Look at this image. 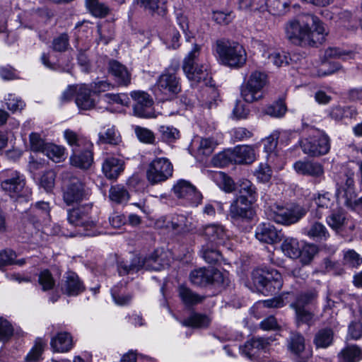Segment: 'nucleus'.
I'll use <instances>...</instances> for the list:
<instances>
[{
    "mask_svg": "<svg viewBox=\"0 0 362 362\" xmlns=\"http://www.w3.org/2000/svg\"><path fill=\"white\" fill-rule=\"evenodd\" d=\"M286 37L292 44L315 47L322 44L327 35L323 24L313 15H305L288 21L284 26Z\"/></svg>",
    "mask_w": 362,
    "mask_h": 362,
    "instance_id": "f257e3e1",
    "label": "nucleus"
},
{
    "mask_svg": "<svg viewBox=\"0 0 362 362\" xmlns=\"http://www.w3.org/2000/svg\"><path fill=\"white\" fill-rule=\"evenodd\" d=\"M200 46L194 44L192 49L189 52L183 61L182 69L187 78L193 83H203L204 85L211 83V76L208 71V66L205 64H199Z\"/></svg>",
    "mask_w": 362,
    "mask_h": 362,
    "instance_id": "f03ea898",
    "label": "nucleus"
},
{
    "mask_svg": "<svg viewBox=\"0 0 362 362\" xmlns=\"http://www.w3.org/2000/svg\"><path fill=\"white\" fill-rule=\"evenodd\" d=\"M268 83L266 72L259 70L252 71L240 86V95L248 103L260 100L264 98V88Z\"/></svg>",
    "mask_w": 362,
    "mask_h": 362,
    "instance_id": "7ed1b4c3",
    "label": "nucleus"
},
{
    "mask_svg": "<svg viewBox=\"0 0 362 362\" xmlns=\"http://www.w3.org/2000/svg\"><path fill=\"white\" fill-rule=\"evenodd\" d=\"M216 52L222 63L231 68H240L247 61V53L240 44L233 41L219 40Z\"/></svg>",
    "mask_w": 362,
    "mask_h": 362,
    "instance_id": "20e7f679",
    "label": "nucleus"
},
{
    "mask_svg": "<svg viewBox=\"0 0 362 362\" xmlns=\"http://www.w3.org/2000/svg\"><path fill=\"white\" fill-rule=\"evenodd\" d=\"M306 213V209L299 205L286 207L278 204L268 206L266 211L268 219L285 226L298 222Z\"/></svg>",
    "mask_w": 362,
    "mask_h": 362,
    "instance_id": "39448f33",
    "label": "nucleus"
},
{
    "mask_svg": "<svg viewBox=\"0 0 362 362\" xmlns=\"http://www.w3.org/2000/svg\"><path fill=\"white\" fill-rule=\"evenodd\" d=\"M163 252L156 250L148 258L142 259L140 257L134 256L130 263L122 262L118 267L119 275H125L138 272L141 268L146 269L160 270L168 263L165 262L163 255Z\"/></svg>",
    "mask_w": 362,
    "mask_h": 362,
    "instance_id": "423d86ee",
    "label": "nucleus"
},
{
    "mask_svg": "<svg viewBox=\"0 0 362 362\" xmlns=\"http://www.w3.org/2000/svg\"><path fill=\"white\" fill-rule=\"evenodd\" d=\"M286 349L293 362H308L313 356V349L306 343L305 337L297 331H291L286 339Z\"/></svg>",
    "mask_w": 362,
    "mask_h": 362,
    "instance_id": "0eeeda50",
    "label": "nucleus"
},
{
    "mask_svg": "<svg viewBox=\"0 0 362 362\" xmlns=\"http://www.w3.org/2000/svg\"><path fill=\"white\" fill-rule=\"evenodd\" d=\"M253 284L262 293H276L282 287V276L275 269H255L252 273Z\"/></svg>",
    "mask_w": 362,
    "mask_h": 362,
    "instance_id": "6e6552de",
    "label": "nucleus"
},
{
    "mask_svg": "<svg viewBox=\"0 0 362 362\" xmlns=\"http://www.w3.org/2000/svg\"><path fill=\"white\" fill-rule=\"evenodd\" d=\"M300 147L311 156L325 155L330 149V139L324 132L312 129L309 136L301 140Z\"/></svg>",
    "mask_w": 362,
    "mask_h": 362,
    "instance_id": "1a4fd4ad",
    "label": "nucleus"
},
{
    "mask_svg": "<svg viewBox=\"0 0 362 362\" xmlns=\"http://www.w3.org/2000/svg\"><path fill=\"white\" fill-rule=\"evenodd\" d=\"M155 91L163 100H171L181 91L180 78L168 69L158 77Z\"/></svg>",
    "mask_w": 362,
    "mask_h": 362,
    "instance_id": "9d476101",
    "label": "nucleus"
},
{
    "mask_svg": "<svg viewBox=\"0 0 362 362\" xmlns=\"http://www.w3.org/2000/svg\"><path fill=\"white\" fill-rule=\"evenodd\" d=\"M90 194V190L76 176L70 177L63 187V200L67 205L78 204L87 199Z\"/></svg>",
    "mask_w": 362,
    "mask_h": 362,
    "instance_id": "9b49d317",
    "label": "nucleus"
},
{
    "mask_svg": "<svg viewBox=\"0 0 362 362\" xmlns=\"http://www.w3.org/2000/svg\"><path fill=\"white\" fill-rule=\"evenodd\" d=\"M0 181L1 189L11 197L18 196L25 185L24 176L15 170L0 172Z\"/></svg>",
    "mask_w": 362,
    "mask_h": 362,
    "instance_id": "f8f14e48",
    "label": "nucleus"
},
{
    "mask_svg": "<svg viewBox=\"0 0 362 362\" xmlns=\"http://www.w3.org/2000/svg\"><path fill=\"white\" fill-rule=\"evenodd\" d=\"M173 167L166 158H156L148 165L146 177L152 185L165 181L173 175Z\"/></svg>",
    "mask_w": 362,
    "mask_h": 362,
    "instance_id": "ddd939ff",
    "label": "nucleus"
},
{
    "mask_svg": "<svg viewBox=\"0 0 362 362\" xmlns=\"http://www.w3.org/2000/svg\"><path fill=\"white\" fill-rule=\"evenodd\" d=\"M130 95L134 100V115L142 118L154 117L153 101L148 93L141 90H134L131 92Z\"/></svg>",
    "mask_w": 362,
    "mask_h": 362,
    "instance_id": "4468645a",
    "label": "nucleus"
},
{
    "mask_svg": "<svg viewBox=\"0 0 362 362\" xmlns=\"http://www.w3.org/2000/svg\"><path fill=\"white\" fill-rule=\"evenodd\" d=\"M90 207L79 206L68 211L67 219L69 223L75 226L82 227L85 230V235H93V233L88 230L95 226L94 221L91 219L89 213Z\"/></svg>",
    "mask_w": 362,
    "mask_h": 362,
    "instance_id": "2eb2a0df",
    "label": "nucleus"
},
{
    "mask_svg": "<svg viewBox=\"0 0 362 362\" xmlns=\"http://www.w3.org/2000/svg\"><path fill=\"white\" fill-rule=\"evenodd\" d=\"M254 202L249 201L247 197L238 196L230 206V216L233 221H250L255 212L252 208Z\"/></svg>",
    "mask_w": 362,
    "mask_h": 362,
    "instance_id": "dca6fc26",
    "label": "nucleus"
},
{
    "mask_svg": "<svg viewBox=\"0 0 362 362\" xmlns=\"http://www.w3.org/2000/svg\"><path fill=\"white\" fill-rule=\"evenodd\" d=\"M174 195L178 199H184L192 205H198L202 199V194L189 181L178 180L172 189Z\"/></svg>",
    "mask_w": 362,
    "mask_h": 362,
    "instance_id": "f3484780",
    "label": "nucleus"
},
{
    "mask_svg": "<svg viewBox=\"0 0 362 362\" xmlns=\"http://www.w3.org/2000/svg\"><path fill=\"white\" fill-rule=\"evenodd\" d=\"M208 245H219L228 239V235L224 226L218 223H210L203 226L198 230Z\"/></svg>",
    "mask_w": 362,
    "mask_h": 362,
    "instance_id": "a211bd4d",
    "label": "nucleus"
},
{
    "mask_svg": "<svg viewBox=\"0 0 362 362\" xmlns=\"http://www.w3.org/2000/svg\"><path fill=\"white\" fill-rule=\"evenodd\" d=\"M336 195L339 200H343L348 207L353 206L356 193L354 187V174L344 175L340 181L337 182Z\"/></svg>",
    "mask_w": 362,
    "mask_h": 362,
    "instance_id": "6ab92c4d",
    "label": "nucleus"
},
{
    "mask_svg": "<svg viewBox=\"0 0 362 362\" xmlns=\"http://www.w3.org/2000/svg\"><path fill=\"white\" fill-rule=\"evenodd\" d=\"M297 173L310 176L320 181L324 178L325 170L322 163L310 160H298L293 164Z\"/></svg>",
    "mask_w": 362,
    "mask_h": 362,
    "instance_id": "aec40b11",
    "label": "nucleus"
},
{
    "mask_svg": "<svg viewBox=\"0 0 362 362\" xmlns=\"http://www.w3.org/2000/svg\"><path fill=\"white\" fill-rule=\"evenodd\" d=\"M255 237L259 241L267 244H274L281 240L280 231L269 223H262L257 226Z\"/></svg>",
    "mask_w": 362,
    "mask_h": 362,
    "instance_id": "412c9836",
    "label": "nucleus"
},
{
    "mask_svg": "<svg viewBox=\"0 0 362 362\" xmlns=\"http://www.w3.org/2000/svg\"><path fill=\"white\" fill-rule=\"evenodd\" d=\"M313 202L316 206L314 211L315 218L320 219L325 215L333 206L334 202L331 199V194L328 192H318L313 195Z\"/></svg>",
    "mask_w": 362,
    "mask_h": 362,
    "instance_id": "4be33fe9",
    "label": "nucleus"
},
{
    "mask_svg": "<svg viewBox=\"0 0 362 362\" xmlns=\"http://www.w3.org/2000/svg\"><path fill=\"white\" fill-rule=\"evenodd\" d=\"M269 342L262 338L247 341L243 348V353L251 360H257L262 352H265Z\"/></svg>",
    "mask_w": 362,
    "mask_h": 362,
    "instance_id": "5701e85b",
    "label": "nucleus"
},
{
    "mask_svg": "<svg viewBox=\"0 0 362 362\" xmlns=\"http://www.w3.org/2000/svg\"><path fill=\"white\" fill-rule=\"evenodd\" d=\"M84 290L83 283L76 274L68 272L62 285V291L68 296H77Z\"/></svg>",
    "mask_w": 362,
    "mask_h": 362,
    "instance_id": "b1692460",
    "label": "nucleus"
},
{
    "mask_svg": "<svg viewBox=\"0 0 362 362\" xmlns=\"http://www.w3.org/2000/svg\"><path fill=\"white\" fill-rule=\"evenodd\" d=\"M165 227L176 234L185 233L193 230L192 222L184 215L173 216Z\"/></svg>",
    "mask_w": 362,
    "mask_h": 362,
    "instance_id": "393cba45",
    "label": "nucleus"
},
{
    "mask_svg": "<svg viewBox=\"0 0 362 362\" xmlns=\"http://www.w3.org/2000/svg\"><path fill=\"white\" fill-rule=\"evenodd\" d=\"M102 170L108 179H116L124 170V162L115 157H107L103 161Z\"/></svg>",
    "mask_w": 362,
    "mask_h": 362,
    "instance_id": "a878e982",
    "label": "nucleus"
},
{
    "mask_svg": "<svg viewBox=\"0 0 362 362\" xmlns=\"http://www.w3.org/2000/svg\"><path fill=\"white\" fill-rule=\"evenodd\" d=\"M90 93L88 86L83 84L78 87L75 102L80 110H88L94 107L95 103Z\"/></svg>",
    "mask_w": 362,
    "mask_h": 362,
    "instance_id": "bb28decb",
    "label": "nucleus"
},
{
    "mask_svg": "<svg viewBox=\"0 0 362 362\" xmlns=\"http://www.w3.org/2000/svg\"><path fill=\"white\" fill-rule=\"evenodd\" d=\"M233 158L237 163H252L255 160V148L252 146H236L233 151Z\"/></svg>",
    "mask_w": 362,
    "mask_h": 362,
    "instance_id": "cd10ccee",
    "label": "nucleus"
},
{
    "mask_svg": "<svg viewBox=\"0 0 362 362\" xmlns=\"http://www.w3.org/2000/svg\"><path fill=\"white\" fill-rule=\"evenodd\" d=\"M109 71L119 85L127 86L130 83V74L127 68L117 61L112 60L110 62Z\"/></svg>",
    "mask_w": 362,
    "mask_h": 362,
    "instance_id": "c85d7f7f",
    "label": "nucleus"
},
{
    "mask_svg": "<svg viewBox=\"0 0 362 362\" xmlns=\"http://www.w3.org/2000/svg\"><path fill=\"white\" fill-rule=\"evenodd\" d=\"M90 146L84 147V151L81 152H74V155L71 156L70 160L72 165L82 169L88 168L93 162V153L89 150Z\"/></svg>",
    "mask_w": 362,
    "mask_h": 362,
    "instance_id": "c756f323",
    "label": "nucleus"
},
{
    "mask_svg": "<svg viewBox=\"0 0 362 362\" xmlns=\"http://www.w3.org/2000/svg\"><path fill=\"white\" fill-rule=\"evenodd\" d=\"M51 346L55 351L67 352L73 347L72 337L68 332H59L52 339Z\"/></svg>",
    "mask_w": 362,
    "mask_h": 362,
    "instance_id": "7c9ffc66",
    "label": "nucleus"
},
{
    "mask_svg": "<svg viewBox=\"0 0 362 362\" xmlns=\"http://www.w3.org/2000/svg\"><path fill=\"white\" fill-rule=\"evenodd\" d=\"M218 97V92L214 86L207 84L202 93L201 105L207 109H211L217 105Z\"/></svg>",
    "mask_w": 362,
    "mask_h": 362,
    "instance_id": "2f4dec72",
    "label": "nucleus"
},
{
    "mask_svg": "<svg viewBox=\"0 0 362 362\" xmlns=\"http://www.w3.org/2000/svg\"><path fill=\"white\" fill-rule=\"evenodd\" d=\"M137 4L152 15L157 14L160 16L165 15L167 8L165 0H136Z\"/></svg>",
    "mask_w": 362,
    "mask_h": 362,
    "instance_id": "473e14b6",
    "label": "nucleus"
},
{
    "mask_svg": "<svg viewBox=\"0 0 362 362\" xmlns=\"http://www.w3.org/2000/svg\"><path fill=\"white\" fill-rule=\"evenodd\" d=\"M334 339V332L329 328L320 329L314 336L313 344L317 349H325L329 346Z\"/></svg>",
    "mask_w": 362,
    "mask_h": 362,
    "instance_id": "72a5a7b5",
    "label": "nucleus"
},
{
    "mask_svg": "<svg viewBox=\"0 0 362 362\" xmlns=\"http://www.w3.org/2000/svg\"><path fill=\"white\" fill-rule=\"evenodd\" d=\"M179 296L187 306H191L201 303L204 297L193 292L185 286H180L178 288Z\"/></svg>",
    "mask_w": 362,
    "mask_h": 362,
    "instance_id": "f704fd0d",
    "label": "nucleus"
},
{
    "mask_svg": "<svg viewBox=\"0 0 362 362\" xmlns=\"http://www.w3.org/2000/svg\"><path fill=\"white\" fill-rule=\"evenodd\" d=\"M281 250L287 257L296 259L300 255V247L297 239L286 238L281 244Z\"/></svg>",
    "mask_w": 362,
    "mask_h": 362,
    "instance_id": "c9c22d12",
    "label": "nucleus"
},
{
    "mask_svg": "<svg viewBox=\"0 0 362 362\" xmlns=\"http://www.w3.org/2000/svg\"><path fill=\"white\" fill-rule=\"evenodd\" d=\"M361 358L362 351L356 346H347L339 354V362H358Z\"/></svg>",
    "mask_w": 362,
    "mask_h": 362,
    "instance_id": "e433bc0d",
    "label": "nucleus"
},
{
    "mask_svg": "<svg viewBox=\"0 0 362 362\" xmlns=\"http://www.w3.org/2000/svg\"><path fill=\"white\" fill-rule=\"evenodd\" d=\"M211 272L209 269L199 268L194 269L190 274L191 282L197 286H205L209 284V277Z\"/></svg>",
    "mask_w": 362,
    "mask_h": 362,
    "instance_id": "4c0bfd02",
    "label": "nucleus"
},
{
    "mask_svg": "<svg viewBox=\"0 0 362 362\" xmlns=\"http://www.w3.org/2000/svg\"><path fill=\"white\" fill-rule=\"evenodd\" d=\"M237 189L239 193L238 196H243L247 197L249 201L255 202L257 196L256 189L250 180L246 179L239 180Z\"/></svg>",
    "mask_w": 362,
    "mask_h": 362,
    "instance_id": "58836bf2",
    "label": "nucleus"
},
{
    "mask_svg": "<svg viewBox=\"0 0 362 362\" xmlns=\"http://www.w3.org/2000/svg\"><path fill=\"white\" fill-rule=\"evenodd\" d=\"M211 322V319L206 315L194 313L185 319L183 325L195 328H206Z\"/></svg>",
    "mask_w": 362,
    "mask_h": 362,
    "instance_id": "ea45409f",
    "label": "nucleus"
},
{
    "mask_svg": "<svg viewBox=\"0 0 362 362\" xmlns=\"http://www.w3.org/2000/svg\"><path fill=\"white\" fill-rule=\"evenodd\" d=\"M109 197L111 201L115 203L122 204L129 200V194L124 186L117 185L110 187Z\"/></svg>",
    "mask_w": 362,
    "mask_h": 362,
    "instance_id": "a19ab883",
    "label": "nucleus"
},
{
    "mask_svg": "<svg viewBox=\"0 0 362 362\" xmlns=\"http://www.w3.org/2000/svg\"><path fill=\"white\" fill-rule=\"evenodd\" d=\"M69 36L66 33H60L55 36L52 41L51 47L54 52H65L71 49Z\"/></svg>",
    "mask_w": 362,
    "mask_h": 362,
    "instance_id": "79ce46f5",
    "label": "nucleus"
},
{
    "mask_svg": "<svg viewBox=\"0 0 362 362\" xmlns=\"http://www.w3.org/2000/svg\"><path fill=\"white\" fill-rule=\"evenodd\" d=\"M296 311V324L299 327L302 324L311 325L314 322V314L304 307L291 305Z\"/></svg>",
    "mask_w": 362,
    "mask_h": 362,
    "instance_id": "37998d69",
    "label": "nucleus"
},
{
    "mask_svg": "<svg viewBox=\"0 0 362 362\" xmlns=\"http://www.w3.org/2000/svg\"><path fill=\"white\" fill-rule=\"evenodd\" d=\"M98 136L99 142L101 144L117 145L121 141L120 136L114 127H109L104 132H100Z\"/></svg>",
    "mask_w": 362,
    "mask_h": 362,
    "instance_id": "c03bdc74",
    "label": "nucleus"
},
{
    "mask_svg": "<svg viewBox=\"0 0 362 362\" xmlns=\"http://www.w3.org/2000/svg\"><path fill=\"white\" fill-rule=\"evenodd\" d=\"M213 178L217 185L226 192H231L235 189L233 180L223 172H215Z\"/></svg>",
    "mask_w": 362,
    "mask_h": 362,
    "instance_id": "a18cd8bd",
    "label": "nucleus"
},
{
    "mask_svg": "<svg viewBox=\"0 0 362 362\" xmlns=\"http://www.w3.org/2000/svg\"><path fill=\"white\" fill-rule=\"evenodd\" d=\"M64 136L68 144L72 146L73 152H78L81 146H90L86 139L78 137L73 131L66 130Z\"/></svg>",
    "mask_w": 362,
    "mask_h": 362,
    "instance_id": "49530a36",
    "label": "nucleus"
},
{
    "mask_svg": "<svg viewBox=\"0 0 362 362\" xmlns=\"http://www.w3.org/2000/svg\"><path fill=\"white\" fill-rule=\"evenodd\" d=\"M287 107L282 100H277L272 104L267 106L264 110V112L273 117H282L286 112Z\"/></svg>",
    "mask_w": 362,
    "mask_h": 362,
    "instance_id": "de8ad7c7",
    "label": "nucleus"
},
{
    "mask_svg": "<svg viewBox=\"0 0 362 362\" xmlns=\"http://www.w3.org/2000/svg\"><path fill=\"white\" fill-rule=\"evenodd\" d=\"M217 245H205L202 247L201 253L204 259L209 264L216 263L220 257L221 253L216 248Z\"/></svg>",
    "mask_w": 362,
    "mask_h": 362,
    "instance_id": "09e8293b",
    "label": "nucleus"
},
{
    "mask_svg": "<svg viewBox=\"0 0 362 362\" xmlns=\"http://www.w3.org/2000/svg\"><path fill=\"white\" fill-rule=\"evenodd\" d=\"M134 130L136 138L140 142L146 144H155L156 136L151 130L140 126H135Z\"/></svg>",
    "mask_w": 362,
    "mask_h": 362,
    "instance_id": "8fccbe9b",
    "label": "nucleus"
},
{
    "mask_svg": "<svg viewBox=\"0 0 362 362\" xmlns=\"http://www.w3.org/2000/svg\"><path fill=\"white\" fill-rule=\"evenodd\" d=\"M161 139L168 144L175 142L180 137L179 131L171 126H160L159 128Z\"/></svg>",
    "mask_w": 362,
    "mask_h": 362,
    "instance_id": "3c124183",
    "label": "nucleus"
},
{
    "mask_svg": "<svg viewBox=\"0 0 362 362\" xmlns=\"http://www.w3.org/2000/svg\"><path fill=\"white\" fill-rule=\"evenodd\" d=\"M101 100L108 104H119L123 106H128L130 103V100L125 93H107L102 97Z\"/></svg>",
    "mask_w": 362,
    "mask_h": 362,
    "instance_id": "603ef678",
    "label": "nucleus"
},
{
    "mask_svg": "<svg viewBox=\"0 0 362 362\" xmlns=\"http://www.w3.org/2000/svg\"><path fill=\"white\" fill-rule=\"evenodd\" d=\"M218 144V142L212 137L202 138L199 141L198 152L204 156H210Z\"/></svg>",
    "mask_w": 362,
    "mask_h": 362,
    "instance_id": "864d4df0",
    "label": "nucleus"
},
{
    "mask_svg": "<svg viewBox=\"0 0 362 362\" xmlns=\"http://www.w3.org/2000/svg\"><path fill=\"white\" fill-rule=\"evenodd\" d=\"M32 213L33 214H28L23 218L24 223L25 224V227L28 228L29 235H33L34 231L39 228L41 219L43 218L34 211H32Z\"/></svg>",
    "mask_w": 362,
    "mask_h": 362,
    "instance_id": "5fc2aeb1",
    "label": "nucleus"
},
{
    "mask_svg": "<svg viewBox=\"0 0 362 362\" xmlns=\"http://www.w3.org/2000/svg\"><path fill=\"white\" fill-rule=\"evenodd\" d=\"M317 253V247L313 244H307L300 249V262L304 264H308L313 260L314 256Z\"/></svg>",
    "mask_w": 362,
    "mask_h": 362,
    "instance_id": "6e6d98bb",
    "label": "nucleus"
},
{
    "mask_svg": "<svg viewBox=\"0 0 362 362\" xmlns=\"http://www.w3.org/2000/svg\"><path fill=\"white\" fill-rule=\"evenodd\" d=\"M268 59L277 67L288 64V55L283 51H272L267 56Z\"/></svg>",
    "mask_w": 362,
    "mask_h": 362,
    "instance_id": "4d7b16f0",
    "label": "nucleus"
},
{
    "mask_svg": "<svg viewBox=\"0 0 362 362\" xmlns=\"http://www.w3.org/2000/svg\"><path fill=\"white\" fill-rule=\"evenodd\" d=\"M45 343L42 339H37L34 346L25 357V362H37L41 356Z\"/></svg>",
    "mask_w": 362,
    "mask_h": 362,
    "instance_id": "13d9d810",
    "label": "nucleus"
},
{
    "mask_svg": "<svg viewBox=\"0 0 362 362\" xmlns=\"http://www.w3.org/2000/svg\"><path fill=\"white\" fill-rule=\"evenodd\" d=\"M327 224L334 230H338L347 223L343 213L333 212L327 218Z\"/></svg>",
    "mask_w": 362,
    "mask_h": 362,
    "instance_id": "bf43d9fd",
    "label": "nucleus"
},
{
    "mask_svg": "<svg viewBox=\"0 0 362 362\" xmlns=\"http://www.w3.org/2000/svg\"><path fill=\"white\" fill-rule=\"evenodd\" d=\"M43 154L54 162H59L64 154V148L53 144L47 145Z\"/></svg>",
    "mask_w": 362,
    "mask_h": 362,
    "instance_id": "052dcab7",
    "label": "nucleus"
},
{
    "mask_svg": "<svg viewBox=\"0 0 362 362\" xmlns=\"http://www.w3.org/2000/svg\"><path fill=\"white\" fill-rule=\"evenodd\" d=\"M308 235L320 240H326L329 237V233L326 227L320 222H315L310 226Z\"/></svg>",
    "mask_w": 362,
    "mask_h": 362,
    "instance_id": "680f3d73",
    "label": "nucleus"
},
{
    "mask_svg": "<svg viewBox=\"0 0 362 362\" xmlns=\"http://www.w3.org/2000/svg\"><path fill=\"white\" fill-rule=\"evenodd\" d=\"M317 296V292L315 289L309 290L304 293H300L296 298L294 303L291 305H299L304 307L305 305L311 303L314 301Z\"/></svg>",
    "mask_w": 362,
    "mask_h": 362,
    "instance_id": "e2e57ef3",
    "label": "nucleus"
},
{
    "mask_svg": "<svg viewBox=\"0 0 362 362\" xmlns=\"http://www.w3.org/2000/svg\"><path fill=\"white\" fill-rule=\"evenodd\" d=\"M48 143H46L37 133L30 134V145L33 151L44 153Z\"/></svg>",
    "mask_w": 362,
    "mask_h": 362,
    "instance_id": "0e129e2a",
    "label": "nucleus"
},
{
    "mask_svg": "<svg viewBox=\"0 0 362 362\" xmlns=\"http://www.w3.org/2000/svg\"><path fill=\"white\" fill-rule=\"evenodd\" d=\"M38 282L43 291L52 289L54 286V280L49 270H43L39 274Z\"/></svg>",
    "mask_w": 362,
    "mask_h": 362,
    "instance_id": "69168bd1",
    "label": "nucleus"
},
{
    "mask_svg": "<svg viewBox=\"0 0 362 362\" xmlns=\"http://www.w3.org/2000/svg\"><path fill=\"white\" fill-rule=\"evenodd\" d=\"M12 325L2 317H0V341L8 340L13 334Z\"/></svg>",
    "mask_w": 362,
    "mask_h": 362,
    "instance_id": "338daca9",
    "label": "nucleus"
},
{
    "mask_svg": "<svg viewBox=\"0 0 362 362\" xmlns=\"http://www.w3.org/2000/svg\"><path fill=\"white\" fill-rule=\"evenodd\" d=\"M258 181L265 183L272 177V170L266 163H261L254 173Z\"/></svg>",
    "mask_w": 362,
    "mask_h": 362,
    "instance_id": "774afa93",
    "label": "nucleus"
}]
</instances>
